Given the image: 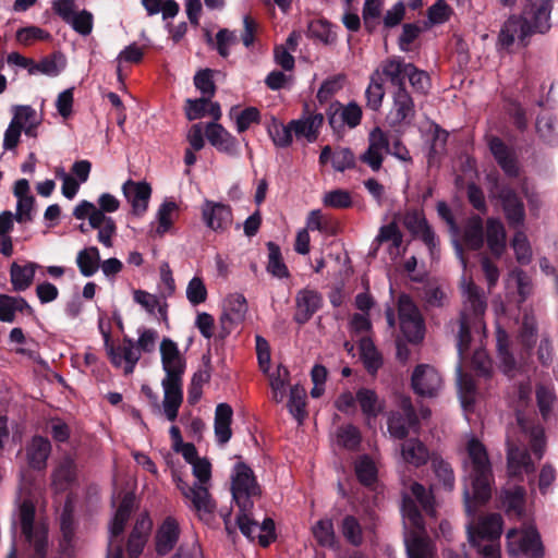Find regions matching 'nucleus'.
I'll return each mask as SVG.
<instances>
[{"mask_svg": "<svg viewBox=\"0 0 558 558\" xmlns=\"http://www.w3.org/2000/svg\"><path fill=\"white\" fill-rule=\"evenodd\" d=\"M289 371L284 366L278 367L277 376L271 377L270 387L272 391V400L277 403L283 401L286 397V387L288 385Z\"/></svg>", "mask_w": 558, "mask_h": 558, "instance_id": "e2e57ef3", "label": "nucleus"}, {"mask_svg": "<svg viewBox=\"0 0 558 558\" xmlns=\"http://www.w3.org/2000/svg\"><path fill=\"white\" fill-rule=\"evenodd\" d=\"M135 502V495L132 492L124 493L121 502L114 513V517L110 524V537L109 539L120 541L119 537L124 532L126 522L133 511Z\"/></svg>", "mask_w": 558, "mask_h": 558, "instance_id": "b1692460", "label": "nucleus"}, {"mask_svg": "<svg viewBox=\"0 0 558 558\" xmlns=\"http://www.w3.org/2000/svg\"><path fill=\"white\" fill-rule=\"evenodd\" d=\"M312 534L320 547L338 548V541L335 532L333 522L329 518L318 520L312 526Z\"/></svg>", "mask_w": 558, "mask_h": 558, "instance_id": "72a5a7b5", "label": "nucleus"}, {"mask_svg": "<svg viewBox=\"0 0 558 558\" xmlns=\"http://www.w3.org/2000/svg\"><path fill=\"white\" fill-rule=\"evenodd\" d=\"M268 134L277 147L284 148L290 146L292 143V131L290 123L283 125L274 120L272 125L268 128Z\"/></svg>", "mask_w": 558, "mask_h": 558, "instance_id": "052dcab7", "label": "nucleus"}, {"mask_svg": "<svg viewBox=\"0 0 558 558\" xmlns=\"http://www.w3.org/2000/svg\"><path fill=\"white\" fill-rule=\"evenodd\" d=\"M484 233L490 253L499 258L506 248V230L502 222L497 218H488Z\"/></svg>", "mask_w": 558, "mask_h": 558, "instance_id": "bb28decb", "label": "nucleus"}, {"mask_svg": "<svg viewBox=\"0 0 558 558\" xmlns=\"http://www.w3.org/2000/svg\"><path fill=\"white\" fill-rule=\"evenodd\" d=\"M511 245L514 250L517 260L522 265L529 264L531 260L532 252L527 238L523 231H515Z\"/></svg>", "mask_w": 558, "mask_h": 558, "instance_id": "680f3d73", "label": "nucleus"}, {"mask_svg": "<svg viewBox=\"0 0 558 558\" xmlns=\"http://www.w3.org/2000/svg\"><path fill=\"white\" fill-rule=\"evenodd\" d=\"M15 38L20 44L29 46L36 40H48L51 38V35L47 31L32 25L17 29Z\"/></svg>", "mask_w": 558, "mask_h": 558, "instance_id": "13d9d810", "label": "nucleus"}, {"mask_svg": "<svg viewBox=\"0 0 558 558\" xmlns=\"http://www.w3.org/2000/svg\"><path fill=\"white\" fill-rule=\"evenodd\" d=\"M65 68V58L60 52H52L46 57H44L38 62L32 61V68L29 69V74L35 75L37 73L47 75V76H58L60 72Z\"/></svg>", "mask_w": 558, "mask_h": 558, "instance_id": "473e14b6", "label": "nucleus"}, {"mask_svg": "<svg viewBox=\"0 0 558 558\" xmlns=\"http://www.w3.org/2000/svg\"><path fill=\"white\" fill-rule=\"evenodd\" d=\"M229 114L231 119L235 120L238 133H244L253 124H259L262 120L260 111L256 107H246L243 110H239V107L234 106Z\"/></svg>", "mask_w": 558, "mask_h": 558, "instance_id": "f704fd0d", "label": "nucleus"}, {"mask_svg": "<svg viewBox=\"0 0 558 558\" xmlns=\"http://www.w3.org/2000/svg\"><path fill=\"white\" fill-rule=\"evenodd\" d=\"M436 210L439 218L445 221L448 226L449 233L452 236V244L456 251V255L460 259L463 267H466L468 259L465 254L463 253V247L459 241V234L461 232V228L459 227L456 217L445 201H439L436 205Z\"/></svg>", "mask_w": 558, "mask_h": 558, "instance_id": "5701e85b", "label": "nucleus"}, {"mask_svg": "<svg viewBox=\"0 0 558 558\" xmlns=\"http://www.w3.org/2000/svg\"><path fill=\"white\" fill-rule=\"evenodd\" d=\"M393 106L390 112L392 125L410 124L415 117V105L407 88L400 87L393 93Z\"/></svg>", "mask_w": 558, "mask_h": 558, "instance_id": "4468645a", "label": "nucleus"}, {"mask_svg": "<svg viewBox=\"0 0 558 558\" xmlns=\"http://www.w3.org/2000/svg\"><path fill=\"white\" fill-rule=\"evenodd\" d=\"M36 509L31 500H24L20 505L19 520L21 532L25 542L33 547V558H46L48 547V531L44 525L35 524ZM17 549L13 539L11 549L5 558H16Z\"/></svg>", "mask_w": 558, "mask_h": 558, "instance_id": "7ed1b4c3", "label": "nucleus"}, {"mask_svg": "<svg viewBox=\"0 0 558 558\" xmlns=\"http://www.w3.org/2000/svg\"><path fill=\"white\" fill-rule=\"evenodd\" d=\"M489 150L506 175L509 178H517L519 175L517 157L513 150H511L501 138L497 136L492 137L489 141Z\"/></svg>", "mask_w": 558, "mask_h": 558, "instance_id": "6ab92c4d", "label": "nucleus"}, {"mask_svg": "<svg viewBox=\"0 0 558 558\" xmlns=\"http://www.w3.org/2000/svg\"><path fill=\"white\" fill-rule=\"evenodd\" d=\"M233 410L228 403H219L215 410L214 429L219 445H226L232 437Z\"/></svg>", "mask_w": 558, "mask_h": 558, "instance_id": "393cba45", "label": "nucleus"}, {"mask_svg": "<svg viewBox=\"0 0 558 558\" xmlns=\"http://www.w3.org/2000/svg\"><path fill=\"white\" fill-rule=\"evenodd\" d=\"M288 409L292 416L302 423L307 415L306 408V391L303 387L294 385L290 389L288 401Z\"/></svg>", "mask_w": 558, "mask_h": 558, "instance_id": "a19ab883", "label": "nucleus"}, {"mask_svg": "<svg viewBox=\"0 0 558 558\" xmlns=\"http://www.w3.org/2000/svg\"><path fill=\"white\" fill-rule=\"evenodd\" d=\"M481 323V319H473L466 311H461L459 318V331L457 336V349L462 357L469 350L472 340L471 326Z\"/></svg>", "mask_w": 558, "mask_h": 558, "instance_id": "4c0bfd02", "label": "nucleus"}, {"mask_svg": "<svg viewBox=\"0 0 558 558\" xmlns=\"http://www.w3.org/2000/svg\"><path fill=\"white\" fill-rule=\"evenodd\" d=\"M162 368L166 373L162 379L163 388V412L166 417L173 422L178 417L179 409L183 402V375L185 372V360L181 355L178 344L169 338L160 343Z\"/></svg>", "mask_w": 558, "mask_h": 558, "instance_id": "f03ea898", "label": "nucleus"}, {"mask_svg": "<svg viewBox=\"0 0 558 558\" xmlns=\"http://www.w3.org/2000/svg\"><path fill=\"white\" fill-rule=\"evenodd\" d=\"M100 254L96 246L81 250L76 256V264L84 277H92L99 268Z\"/></svg>", "mask_w": 558, "mask_h": 558, "instance_id": "e433bc0d", "label": "nucleus"}, {"mask_svg": "<svg viewBox=\"0 0 558 558\" xmlns=\"http://www.w3.org/2000/svg\"><path fill=\"white\" fill-rule=\"evenodd\" d=\"M405 548L408 558H429L432 555L429 539L416 532H411L405 538Z\"/></svg>", "mask_w": 558, "mask_h": 558, "instance_id": "ea45409f", "label": "nucleus"}, {"mask_svg": "<svg viewBox=\"0 0 558 558\" xmlns=\"http://www.w3.org/2000/svg\"><path fill=\"white\" fill-rule=\"evenodd\" d=\"M520 549L531 558H543L544 550L536 532L525 533L520 539Z\"/></svg>", "mask_w": 558, "mask_h": 558, "instance_id": "0e129e2a", "label": "nucleus"}, {"mask_svg": "<svg viewBox=\"0 0 558 558\" xmlns=\"http://www.w3.org/2000/svg\"><path fill=\"white\" fill-rule=\"evenodd\" d=\"M502 517L499 513H490L482 518L477 526L469 527V541L475 544L476 539H487L495 542L500 538L502 533Z\"/></svg>", "mask_w": 558, "mask_h": 558, "instance_id": "dca6fc26", "label": "nucleus"}, {"mask_svg": "<svg viewBox=\"0 0 558 558\" xmlns=\"http://www.w3.org/2000/svg\"><path fill=\"white\" fill-rule=\"evenodd\" d=\"M356 402H359L363 414L367 417H376L381 411L377 393L372 389L360 388L356 391Z\"/></svg>", "mask_w": 558, "mask_h": 558, "instance_id": "a18cd8bd", "label": "nucleus"}, {"mask_svg": "<svg viewBox=\"0 0 558 558\" xmlns=\"http://www.w3.org/2000/svg\"><path fill=\"white\" fill-rule=\"evenodd\" d=\"M344 81V74H337L325 80L316 94L317 100L320 104L327 102L336 93H338L343 87Z\"/></svg>", "mask_w": 558, "mask_h": 558, "instance_id": "5fc2aeb1", "label": "nucleus"}, {"mask_svg": "<svg viewBox=\"0 0 558 558\" xmlns=\"http://www.w3.org/2000/svg\"><path fill=\"white\" fill-rule=\"evenodd\" d=\"M76 481V463L71 457H64L52 472V484L58 490H65Z\"/></svg>", "mask_w": 558, "mask_h": 558, "instance_id": "2f4dec72", "label": "nucleus"}, {"mask_svg": "<svg viewBox=\"0 0 558 558\" xmlns=\"http://www.w3.org/2000/svg\"><path fill=\"white\" fill-rule=\"evenodd\" d=\"M427 225L429 223L423 210L411 209L404 214L403 226L412 234V236H415Z\"/></svg>", "mask_w": 558, "mask_h": 558, "instance_id": "338daca9", "label": "nucleus"}, {"mask_svg": "<svg viewBox=\"0 0 558 558\" xmlns=\"http://www.w3.org/2000/svg\"><path fill=\"white\" fill-rule=\"evenodd\" d=\"M51 453V442L48 438L35 435L25 447L27 465L34 471H44Z\"/></svg>", "mask_w": 558, "mask_h": 558, "instance_id": "f3484780", "label": "nucleus"}, {"mask_svg": "<svg viewBox=\"0 0 558 558\" xmlns=\"http://www.w3.org/2000/svg\"><path fill=\"white\" fill-rule=\"evenodd\" d=\"M442 385L441 375L428 364L417 365L411 376V387L421 397L437 396Z\"/></svg>", "mask_w": 558, "mask_h": 558, "instance_id": "423d86ee", "label": "nucleus"}, {"mask_svg": "<svg viewBox=\"0 0 558 558\" xmlns=\"http://www.w3.org/2000/svg\"><path fill=\"white\" fill-rule=\"evenodd\" d=\"M535 395L539 413L546 421L550 416L553 404L556 401V393L553 388L539 384L536 386Z\"/></svg>", "mask_w": 558, "mask_h": 558, "instance_id": "864d4df0", "label": "nucleus"}, {"mask_svg": "<svg viewBox=\"0 0 558 558\" xmlns=\"http://www.w3.org/2000/svg\"><path fill=\"white\" fill-rule=\"evenodd\" d=\"M232 499L239 509L251 511L254 507V498L262 495V488L257 483L254 471L244 462H238L231 474Z\"/></svg>", "mask_w": 558, "mask_h": 558, "instance_id": "20e7f679", "label": "nucleus"}, {"mask_svg": "<svg viewBox=\"0 0 558 558\" xmlns=\"http://www.w3.org/2000/svg\"><path fill=\"white\" fill-rule=\"evenodd\" d=\"M432 466L442 487L448 492L453 490L456 486V476L451 464L441 457H434L432 458Z\"/></svg>", "mask_w": 558, "mask_h": 558, "instance_id": "c03bdc74", "label": "nucleus"}, {"mask_svg": "<svg viewBox=\"0 0 558 558\" xmlns=\"http://www.w3.org/2000/svg\"><path fill=\"white\" fill-rule=\"evenodd\" d=\"M180 535L179 524L175 519L168 517L165 519L156 533V551L165 556L173 549Z\"/></svg>", "mask_w": 558, "mask_h": 558, "instance_id": "4be33fe9", "label": "nucleus"}, {"mask_svg": "<svg viewBox=\"0 0 558 558\" xmlns=\"http://www.w3.org/2000/svg\"><path fill=\"white\" fill-rule=\"evenodd\" d=\"M463 295L465 296L463 311H466L473 319H482L487 304L481 288L470 281L463 288Z\"/></svg>", "mask_w": 558, "mask_h": 558, "instance_id": "cd10ccee", "label": "nucleus"}, {"mask_svg": "<svg viewBox=\"0 0 558 558\" xmlns=\"http://www.w3.org/2000/svg\"><path fill=\"white\" fill-rule=\"evenodd\" d=\"M497 352L505 367V372H511L515 368V359L510 352V340L506 330L498 328L496 332Z\"/></svg>", "mask_w": 558, "mask_h": 558, "instance_id": "09e8293b", "label": "nucleus"}, {"mask_svg": "<svg viewBox=\"0 0 558 558\" xmlns=\"http://www.w3.org/2000/svg\"><path fill=\"white\" fill-rule=\"evenodd\" d=\"M533 35L530 20L521 15H511L502 25L498 40L505 48L513 45L515 36L523 46L529 45V38Z\"/></svg>", "mask_w": 558, "mask_h": 558, "instance_id": "1a4fd4ad", "label": "nucleus"}, {"mask_svg": "<svg viewBox=\"0 0 558 558\" xmlns=\"http://www.w3.org/2000/svg\"><path fill=\"white\" fill-rule=\"evenodd\" d=\"M459 236H461L459 241L463 250L480 251L485 243L483 219L478 215L470 216L465 220Z\"/></svg>", "mask_w": 558, "mask_h": 558, "instance_id": "a211bd4d", "label": "nucleus"}, {"mask_svg": "<svg viewBox=\"0 0 558 558\" xmlns=\"http://www.w3.org/2000/svg\"><path fill=\"white\" fill-rule=\"evenodd\" d=\"M401 456L404 462L414 466H422L429 459L427 447L417 438L407 439L401 445Z\"/></svg>", "mask_w": 558, "mask_h": 558, "instance_id": "c756f323", "label": "nucleus"}, {"mask_svg": "<svg viewBox=\"0 0 558 558\" xmlns=\"http://www.w3.org/2000/svg\"><path fill=\"white\" fill-rule=\"evenodd\" d=\"M333 106H337V109H340V114L345 125L350 129H354L360 125L363 112L357 102L351 101L347 106H343L340 101H335Z\"/></svg>", "mask_w": 558, "mask_h": 558, "instance_id": "4d7b16f0", "label": "nucleus"}, {"mask_svg": "<svg viewBox=\"0 0 558 558\" xmlns=\"http://www.w3.org/2000/svg\"><path fill=\"white\" fill-rule=\"evenodd\" d=\"M508 473L512 477H519L523 473L531 474L535 472L534 462L526 448L510 446L507 452Z\"/></svg>", "mask_w": 558, "mask_h": 558, "instance_id": "412c9836", "label": "nucleus"}, {"mask_svg": "<svg viewBox=\"0 0 558 558\" xmlns=\"http://www.w3.org/2000/svg\"><path fill=\"white\" fill-rule=\"evenodd\" d=\"M411 494L414 497L413 500L420 504L427 515L434 517L436 514L435 497L430 489L427 490L424 485L414 482L411 485Z\"/></svg>", "mask_w": 558, "mask_h": 558, "instance_id": "3c124183", "label": "nucleus"}, {"mask_svg": "<svg viewBox=\"0 0 558 558\" xmlns=\"http://www.w3.org/2000/svg\"><path fill=\"white\" fill-rule=\"evenodd\" d=\"M268 263L266 270L276 278L283 279L290 276L287 265L283 262L280 246L275 242H267Z\"/></svg>", "mask_w": 558, "mask_h": 558, "instance_id": "58836bf2", "label": "nucleus"}, {"mask_svg": "<svg viewBox=\"0 0 558 558\" xmlns=\"http://www.w3.org/2000/svg\"><path fill=\"white\" fill-rule=\"evenodd\" d=\"M105 348L107 350V354L110 359V362L119 367L124 362L137 363L141 354L137 349H135L134 341L128 337L123 339V344L116 347L111 340V336L108 331H102Z\"/></svg>", "mask_w": 558, "mask_h": 558, "instance_id": "2eb2a0df", "label": "nucleus"}, {"mask_svg": "<svg viewBox=\"0 0 558 558\" xmlns=\"http://www.w3.org/2000/svg\"><path fill=\"white\" fill-rule=\"evenodd\" d=\"M124 197L132 206V214L142 217L148 209V203L151 196V186L146 181L128 180L122 185Z\"/></svg>", "mask_w": 558, "mask_h": 558, "instance_id": "f8f14e48", "label": "nucleus"}, {"mask_svg": "<svg viewBox=\"0 0 558 558\" xmlns=\"http://www.w3.org/2000/svg\"><path fill=\"white\" fill-rule=\"evenodd\" d=\"M463 471L464 509L469 517H475L478 509L490 500L495 487V476L487 450L476 438L468 441Z\"/></svg>", "mask_w": 558, "mask_h": 558, "instance_id": "f257e3e1", "label": "nucleus"}, {"mask_svg": "<svg viewBox=\"0 0 558 558\" xmlns=\"http://www.w3.org/2000/svg\"><path fill=\"white\" fill-rule=\"evenodd\" d=\"M341 533L345 541L352 546H360L363 543V529L359 520L351 514H347L340 525Z\"/></svg>", "mask_w": 558, "mask_h": 558, "instance_id": "de8ad7c7", "label": "nucleus"}, {"mask_svg": "<svg viewBox=\"0 0 558 558\" xmlns=\"http://www.w3.org/2000/svg\"><path fill=\"white\" fill-rule=\"evenodd\" d=\"M361 359L371 375H375L383 365L380 353L369 340H363L361 343Z\"/></svg>", "mask_w": 558, "mask_h": 558, "instance_id": "49530a36", "label": "nucleus"}, {"mask_svg": "<svg viewBox=\"0 0 558 558\" xmlns=\"http://www.w3.org/2000/svg\"><path fill=\"white\" fill-rule=\"evenodd\" d=\"M399 326L404 340L412 344H418L425 336L424 318L407 293H401L398 298Z\"/></svg>", "mask_w": 558, "mask_h": 558, "instance_id": "39448f33", "label": "nucleus"}, {"mask_svg": "<svg viewBox=\"0 0 558 558\" xmlns=\"http://www.w3.org/2000/svg\"><path fill=\"white\" fill-rule=\"evenodd\" d=\"M323 203L326 207L336 209H347L353 205L350 192L342 189H336L326 193Z\"/></svg>", "mask_w": 558, "mask_h": 558, "instance_id": "6e6d98bb", "label": "nucleus"}, {"mask_svg": "<svg viewBox=\"0 0 558 558\" xmlns=\"http://www.w3.org/2000/svg\"><path fill=\"white\" fill-rule=\"evenodd\" d=\"M355 474L360 483L365 486H371L376 482L377 469L368 456H363L355 463Z\"/></svg>", "mask_w": 558, "mask_h": 558, "instance_id": "603ef678", "label": "nucleus"}, {"mask_svg": "<svg viewBox=\"0 0 558 558\" xmlns=\"http://www.w3.org/2000/svg\"><path fill=\"white\" fill-rule=\"evenodd\" d=\"M205 135L218 151L235 157L239 155L238 140L221 124L209 122L205 128Z\"/></svg>", "mask_w": 558, "mask_h": 558, "instance_id": "ddd939ff", "label": "nucleus"}, {"mask_svg": "<svg viewBox=\"0 0 558 558\" xmlns=\"http://www.w3.org/2000/svg\"><path fill=\"white\" fill-rule=\"evenodd\" d=\"M338 441L347 449L355 450L361 442V434L352 424L341 426L338 430Z\"/></svg>", "mask_w": 558, "mask_h": 558, "instance_id": "774afa93", "label": "nucleus"}, {"mask_svg": "<svg viewBox=\"0 0 558 558\" xmlns=\"http://www.w3.org/2000/svg\"><path fill=\"white\" fill-rule=\"evenodd\" d=\"M407 65L408 63L402 58L390 57L384 60L375 71H378L380 77L386 78L396 89L407 88Z\"/></svg>", "mask_w": 558, "mask_h": 558, "instance_id": "aec40b11", "label": "nucleus"}, {"mask_svg": "<svg viewBox=\"0 0 558 558\" xmlns=\"http://www.w3.org/2000/svg\"><path fill=\"white\" fill-rule=\"evenodd\" d=\"M247 308V302L243 294L233 293L226 298L220 316L222 338L230 335L232 329L245 319Z\"/></svg>", "mask_w": 558, "mask_h": 558, "instance_id": "0eeeda50", "label": "nucleus"}, {"mask_svg": "<svg viewBox=\"0 0 558 558\" xmlns=\"http://www.w3.org/2000/svg\"><path fill=\"white\" fill-rule=\"evenodd\" d=\"M537 328L535 319L532 316L524 315L522 324L518 332V341L522 345V350L529 354L536 343Z\"/></svg>", "mask_w": 558, "mask_h": 558, "instance_id": "37998d69", "label": "nucleus"}, {"mask_svg": "<svg viewBox=\"0 0 558 558\" xmlns=\"http://www.w3.org/2000/svg\"><path fill=\"white\" fill-rule=\"evenodd\" d=\"M553 0H536L531 7V26L534 33L544 34L550 28Z\"/></svg>", "mask_w": 558, "mask_h": 558, "instance_id": "7c9ffc66", "label": "nucleus"}, {"mask_svg": "<svg viewBox=\"0 0 558 558\" xmlns=\"http://www.w3.org/2000/svg\"><path fill=\"white\" fill-rule=\"evenodd\" d=\"M323 304L324 299L318 291L312 289L300 290L295 296L293 320L300 326L305 325L323 307Z\"/></svg>", "mask_w": 558, "mask_h": 558, "instance_id": "9b49d317", "label": "nucleus"}, {"mask_svg": "<svg viewBox=\"0 0 558 558\" xmlns=\"http://www.w3.org/2000/svg\"><path fill=\"white\" fill-rule=\"evenodd\" d=\"M307 35L326 45L333 44L337 39V34L331 29V24L326 20L312 21L308 24Z\"/></svg>", "mask_w": 558, "mask_h": 558, "instance_id": "8fccbe9b", "label": "nucleus"}, {"mask_svg": "<svg viewBox=\"0 0 558 558\" xmlns=\"http://www.w3.org/2000/svg\"><path fill=\"white\" fill-rule=\"evenodd\" d=\"M37 264L27 263L26 265H20L13 262L10 267V280L13 290L16 292L25 291L28 289L35 277Z\"/></svg>", "mask_w": 558, "mask_h": 558, "instance_id": "c85d7f7f", "label": "nucleus"}, {"mask_svg": "<svg viewBox=\"0 0 558 558\" xmlns=\"http://www.w3.org/2000/svg\"><path fill=\"white\" fill-rule=\"evenodd\" d=\"M401 510L411 524L417 530H424V519L415 500L408 495L402 498Z\"/></svg>", "mask_w": 558, "mask_h": 558, "instance_id": "bf43d9fd", "label": "nucleus"}, {"mask_svg": "<svg viewBox=\"0 0 558 558\" xmlns=\"http://www.w3.org/2000/svg\"><path fill=\"white\" fill-rule=\"evenodd\" d=\"M498 198L508 225L514 229L521 227L525 219V209L519 194L511 186L502 185L498 190Z\"/></svg>", "mask_w": 558, "mask_h": 558, "instance_id": "9d476101", "label": "nucleus"}, {"mask_svg": "<svg viewBox=\"0 0 558 558\" xmlns=\"http://www.w3.org/2000/svg\"><path fill=\"white\" fill-rule=\"evenodd\" d=\"M185 498L190 499L193 508L201 514H210L215 511L216 504L213 500L208 489L198 484L187 486L186 488L181 487Z\"/></svg>", "mask_w": 558, "mask_h": 558, "instance_id": "a878e982", "label": "nucleus"}, {"mask_svg": "<svg viewBox=\"0 0 558 558\" xmlns=\"http://www.w3.org/2000/svg\"><path fill=\"white\" fill-rule=\"evenodd\" d=\"M525 502V489L522 486H515L513 489L505 490L501 495V504L507 513L521 515Z\"/></svg>", "mask_w": 558, "mask_h": 558, "instance_id": "79ce46f5", "label": "nucleus"}, {"mask_svg": "<svg viewBox=\"0 0 558 558\" xmlns=\"http://www.w3.org/2000/svg\"><path fill=\"white\" fill-rule=\"evenodd\" d=\"M194 85L203 94V97H214L216 93V85L213 80V70H199L194 76Z\"/></svg>", "mask_w": 558, "mask_h": 558, "instance_id": "69168bd1", "label": "nucleus"}, {"mask_svg": "<svg viewBox=\"0 0 558 558\" xmlns=\"http://www.w3.org/2000/svg\"><path fill=\"white\" fill-rule=\"evenodd\" d=\"M384 97L383 78L378 71H374L369 76V84L365 90L366 107L373 111H378L383 105Z\"/></svg>", "mask_w": 558, "mask_h": 558, "instance_id": "c9c22d12", "label": "nucleus"}, {"mask_svg": "<svg viewBox=\"0 0 558 558\" xmlns=\"http://www.w3.org/2000/svg\"><path fill=\"white\" fill-rule=\"evenodd\" d=\"M202 218L210 230L225 232L233 221L232 208L223 203L205 199L202 205Z\"/></svg>", "mask_w": 558, "mask_h": 558, "instance_id": "6e6552de", "label": "nucleus"}]
</instances>
